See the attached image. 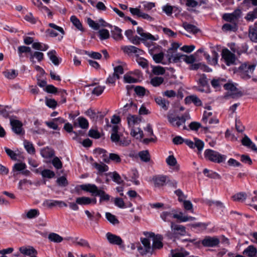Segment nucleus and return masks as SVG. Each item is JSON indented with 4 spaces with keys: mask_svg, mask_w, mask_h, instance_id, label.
Masks as SVG:
<instances>
[{
    "mask_svg": "<svg viewBox=\"0 0 257 257\" xmlns=\"http://www.w3.org/2000/svg\"><path fill=\"white\" fill-rule=\"evenodd\" d=\"M98 33L101 40L107 39L109 37V31L106 29L100 30Z\"/></svg>",
    "mask_w": 257,
    "mask_h": 257,
    "instance_id": "61",
    "label": "nucleus"
},
{
    "mask_svg": "<svg viewBox=\"0 0 257 257\" xmlns=\"http://www.w3.org/2000/svg\"><path fill=\"white\" fill-rule=\"evenodd\" d=\"M150 182L155 188H162L167 184V176L162 174L153 175L150 178Z\"/></svg>",
    "mask_w": 257,
    "mask_h": 257,
    "instance_id": "6",
    "label": "nucleus"
},
{
    "mask_svg": "<svg viewBox=\"0 0 257 257\" xmlns=\"http://www.w3.org/2000/svg\"><path fill=\"white\" fill-rule=\"evenodd\" d=\"M237 59L233 53L226 48V65L231 66L237 64Z\"/></svg>",
    "mask_w": 257,
    "mask_h": 257,
    "instance_id": "12",
    "label": "nucleus"
},
{
    "mask_svg": "<svg viewBox=\"0 0 257 257\" xmlns=\"http://www.w3.org/2000/svg\"><path fill=\"white\" fill-rule=\"evenodd\" d=\"M173 142L175 145H204V143L197 138H194V141L188 139H184L180 136H177L173 139Z\"/></svg>",
    "mask_w": 257,
    "mask_h": 257,
    "instance_id": "8",
    "label": "nucleus"
},
{
    "mask_svg": "<svg viewBox=\"0 0 257 257\" xmlns=\"http://www.w3.org/2000/svg\"><path fill=\"white\" fill-rule=\"evenodd\" d=\"M152 72L155 75H162L165 73V70L161 66H155L153 68Z\"/></svg>",
    "mask_w": 257,
    "mask_h": 257,
    "instance_id": "60",
    "label": "nucleus"
},
{
    "mask_svg": "<svg viewBox=\"0 0 257 257\" xmlns=\"http://www.w3.org/2000/svg\"><path fill=\"white\" fill-rule=\"evenodd\" d=\"M257 253V249L252 245H249L243 251V254L248 257H254Z\"/></svg>",
    "mask_w": 257,
    "mask_h": 257,
    "instance_id": "28",
    "label": "nucleus"
},
{
    "mask_svg": "<svg viewBox=\"0 0 257 257\" xmlns=\"http://www.w3.org/2000/svg\"><path fill=\"white\" fill-rule=\"evenodd\" d=\"M39 214L38 209H32L26 212V216L28 219H33L38 216Z\"/></svg>",
    "mask_w": 257,
    "mask_h": 257,
    "instance_id": "43",
    "label": "nucleus"
},
{
    "mask_svg": "<svg viewBox=\"0 0 257 257\" xmlns=\"http://www.w3.org/2000/svg\"><path fill=\"white\" fill-rule=\"evenodd\" d=\"M19 249L21 253L26 255L31 256L37 253V250L32 246H22Z\"/></svg>",
    "mask_w": 257,
    "mask_h": 257,
    "instance_id": "22",
    "label": "nucleus"
},
{
    "mask_svg": "<svg viewBox=\"0 0 257 257\" xmlns=\"http://www.w3.org/2000/svg\"><path fill=\"white\" fill-rule=\"evenodd\" d=\"M56 52L54 50H52L48 52L47 55L49 57L50 60L55 65H58L59 64V58L56 56Z\"/></svg>",
    "mask_w": 257,
    "mask_h": 257,
    "instance_id": "36",
    "label": "nucleus"
},
{
    "mask_svg": "<svg viewBox=\"0 0 257 257\" xmlns=\"http://www.w3.org/2000/svg\"><path fill=\"white\" fill-rule=\"evenodd\" d=\"M92 166L96 169L99 173H102L104 172H106L108 170V167L105 164L100 162V163H98L96 162L93 163L92 164Z\"/></svg>",
    "mask_w": 257,
    "mask_h": 257,
    "instance_id": "31",
    "label": "nucleus"
},
{
    "mask_svg": "<svg viewBox=\"0 0 257 257\" xmlns=\"http://www.w3.org/2000/svg\"><path fill=\"white\" fill-rule=\"evenodd\" d=\"M77 198V203L80 205H87L91 203L95 204L96 199L95 198L91 199L88 197H79Z\"/></svg>",
    "mask_w": 257,
    "mask_h": 257,
    "instance_id": "19",
    "label": "nucleus"
},
{
    "mask_svg": "<svg viewBox=\"0 0 257 257\" xmlns=\"http://www.w3.org/2000/svg\"><path fill=\"white\" fill-rule=\"evenodd\" d=\"M80 188L82 190L90 192L93 195L99 196L100 202L103 201H108L110 199V196L108 194L105 193V192L102 190L99 189L94 184H83L80 186Z\"/></svg>",
    "mask_w": 257,
    "mask_h": 257,
    "instance_id": "2",
    "label": "nucleus"
},
{
    "mask_svg": "<svg viewBox=\"0 0 257 257\" xmlns=\"http://www.w3.org/2000/svg\"><path fill=\"white\" fill-rule=\"evenodd\" d=\"M5 150L7 155L13 160H16L17 157L21 155V152L19 150H11L7 147L5 148Z\"/></svg>",
    "mask_w": 257,
    "mask_h": 257,
    "instance_id": "30",
    "label": "nucleus"
},
{
    "mask_svg": "<svg viewBox=\"0 0 257 257\" xmlns=\"http://www.w3.org/2000/svg\"><path fill=\"white\" fill-rule=\"evenodd\" d=\"M143 132L140 128H132L131 132V136L139 140L143 138Z\"/></svg>",
    "mask_w": 257,
    "mask_h": 257,
    "instance_id": "37",
    "label": "nucleus"
},
{
    "mask_svg": "<svg viewBox=\"0 0 257 257\" xmlns=\"http://www.w3.org/2000/svg\"><path fill=\"white\" fill-rule=\"evenodd\" d=\"M34 58H36L38 62L42 61L44 59V54L42 52L39 51H35L34 53H32L30 56V60L33 63H34Z\"/></svg>",
    "mask_w": 257,
    "mask_h": 257,
    "instance_id": "34",
    "label": "nucleus"
},
{
    "mask_svg": "<svg viewBox=\"0 0 257 257\" xmlns=\"http://www.w3.org/2000/svg\"><path fill=\"white\" fill-rule=\"evenodd\" d=\"M155 101L164 110L166 111L168 109L170 104L168 100L161 97H158L155 98Z\"/></svg>",
    "mask_w": 257,
    "mask_h": 257,
    "instance_id": "25",
    "label": "nucleus"
},
{
    "mask_svg": "<svg viewBox=\"0 0 257 257\" xmlns=\"http://www.w3.org/2000/svg\"><path fill=\"white\" fill-rule=\"evenodd\" d=\"M72 242L75 245H78L82 247L90 248V245L88 242L82 238H70Z\"/></svg>",
    "mask_w": 257,
    "mask_h": 257,
    "instance_id": "29",
    "label": "nucleus"
},
{
    "mask_svg": "<svg viewBox=\"0 0 257 257\" xmlns=\"http://www.w3.org/2000/svg\"><path fill=\"white\" fill-rule=\"evenodd\" d=\"M127 123L130 126L139 123L141 119L136 115H129L127 117Z\"/></svg>",
    "mask_w": 257,
    "mask_h": 257,
    "instance_id": "39",
    "label": "nucleus"
},
{
    "mask_svg": "<svg viewBox=\"0 0 257 257\" xmlns=\"http://www.w3.org/2000/svg\"><path fill=\"white\" fill-rule=\"evenodd\" d=\"M247 195L244 192H239L232 196V198L234 201L243 202L246 198Z\"/></svg>",
    "mask_w": 257,
    "mask_h": 257,
    "instance_id": "44",
    "label": "nucleus"
},
{
    "mask_svg": "<svg viewBox=\"0 0 257 257\" xmlns=\"http://www.w3.org/2000/svg\"><path fill=\"white\" fill-rule=\"evenodd\" d=\"M48 238L51 241L55 243L61 242L63 239L62 237L60 236L59 234L54 232L50 233L48 235Z\"/></svg>",
    "mask_w": 257,
    "mask_h": 257,
    "instance_id": "41",
    "label": "nucleus"
},
{
    "mask_svg": "<svg viewBox=\"0 0 257 257\" xmlns=\"http://www.w3.org/2000/svg\"><path fill=\"white\" fill-rule=\"evenodd\" d=\"M141 160L145 162H148L150 160V155L148 150L141 151L138 154Z\"/></svg>",
    "mask_w": 257,
    "mask_h": 257,
    "instance_id": "42",
    "label": "nucleus"
},
{
    "mask_svg": "<svg viewBox=\"0 0 257 257\" xmlns=\"http://www.w3.org/2000/svg\"><path fill=\"white\" fill-rule=\"evenodd\" d=\"M237 84L229 80L226 83V97L237 98L242 95V93L237 88Z\"/></svg>",
    "mask_w": 257,
    "mask_h": 257,
    "instance_id": "5",
    "label": "nucleus"
},
{
    "mask_svg": "<svg viewBox=\"0 0 257 257\" xmlns=\"http://www.w3.org/2000/svg\"><path fill=\"white\" fill-rule=\"evenodd\" d=\"M18 51L20 57H21L24 53H29L30 55L32 53L31 48L25 46H19L18 48Z\"/></svg>",
    "mask_w": 257,
    "mask_h": 257,
    "instance_id": "51",
    "label": "nucleus"
},
{
    "mask_svg": "<svg viewBox=\"0 0 257 257\" xmlns=\"http://www.w3.org/2000/svg\"><path fill=\"white\" fill-rule=\"evenodd\" d=\"M77 121L79 126L83 129H86L88 127L89 123L87 120L83 117H79Z\"/></svg>",
    "mask_w": 257,
    "mask_h": 257,
    "instance_id": "46",
    "label": "nucleus"
},
{
    "mask_svg": "<svg viewBox=\"0 0 257 257\" xmlns=\"http://www.w3.org/2000/svg\"><path fill=\"white\" fill-rule=\"evenodd\" d=\"M204 157L206 160L217 163L222 162L224 159L223 155H221L218 152L210 149L205 150Z\"/></svg>",
    "mask_w": 257,
    "mask_h": 257,
    "instance_id": "7",
    "label": "nucleus"
},
{
    "mask_svg": "<svg viewBox=\"0 0 257 257\" xmlns=\"http://www.w3.org/2000/svg\"><path fill=\"white\" fill-rule=\"evenodd\" d=\"M164 81V78L161 77H155L151 79V84L155 87L159 86Z\"/></svg>",
    "mask_w": 257,
    "mask_h": 257,
    "instance_id": "50",
    "label": "nucleus"
},
{
    "mask_svg": "<svg viewBox=\"0 0 257 257\" xmlns=\"http://www.w3.org/2000/svg\"><path fill=\"white\" fill-rule=\"evenodd\" d=\"M241 11L239 10H236L231 14H226V31L231 32L237 31V23Z\"/></svg>",
    "mask_w": 257,
    "mask_h": 257,
    "instance_id": "3",
    "label": "nucleus"
},
{
    "mask_svg": "<svg viewBox=\"0 0 257 257\" xmlns=\"http://www.w3.org/2000/svg\"><path fill=\"white\" fill-rule=\"evenodd\" d=\"M173 218L179 219L181 222H186L196 220V218L194 217L183 215V213L182 212H180L179 214L174 213Z\"/></svg>",
    "mask_w": 257,
    "mask_h": 257,
    "instance_id": "27",
    "label": "nucleus"
},
{
    "mask_svg": "<svg viewBox=\"0 0 257 257\" xmlns=\"http://www.w3.org/2000/svg\"><path fill=\"white\" fill-rule=\"evenodd\" d=\"M163 237L162 235L159 234H156V236L153 239V251L155 249H159L163 247Z\"/></svg>",
    "mask_w": 257,
    "mask_h": 257,
    "instance_id": "14",
    "label": "nucleus"
},
{
    "mask_svg": "<svg viewBox=\"0 0 257 257\" xmlns=\"http://www.w3.org/2000/svg\"><path fill=\"white\" fill-rule=\"evenodd\" d=\"M219 243V240L215 237H206L202 241V243L204 246L213 247Z\"/></svg>",
    "mask_w": 257,
    "mask_h": 257,
    "instance_id": "20",
    "label": "nucleus"
},
{
    "mask_svg": "<svg viewBox=\"0 0 257 257\" xmlns=\"http://www.w3.org/2000/svg\"><path fill=\"white\" fill-rule=\"evenodd\" d=\"M224 81L223 79H213L211 84L212 86L215 89H218L220 87L221 85H222V82Z\"/></svg>",
    "mask_w": 257,
    "mask_h": 257,
    "instance_id": "55",
    "label": "nucleus"
},
{
    "mask_svg": "<svg viewBox=\"0 0 257 257\" xmlns=\"http://www.w3.org/2000/svg\"><path fill=\"white\" fill-rule=\"evenodd\" d=\"M181 60H182L183 61L185 62L187 64H192L195 61L196 58L193 55L187 56L186 55L182 54Z\"/></svg>",
    "mask_w": 257,
    "mask_h": 257,
    "instance_id": "47",
    "label": "nucleus"
},
{
    "mask_svg": "<svg viewBox=\"0 0 257 257\" xmlns=\"http://www.w3.org/2000/svg\"><path fill=\"white\" fill-rule=\"evenodd\" d=\"M87 23L89 26L93 30H98L99 29V24L98 23H96L90 18L87 19Z\"/></svg>",
    "mask_w": 257,
    "mask_h": 257,
    "instance_id": "58",
    "label": "nucleus"
},
{
    "mask_svg": "<svg viewBox=\"0 0 257 257\" xmlns=\"http://www.w3.org/2000/svg\"><path fill=\"white\" fill-rule=\"evenodd\" d=\"M204 56L210 64L215 65L217 64L218 54L215 50H213L212 52V59L210 58L209 55L206 52L204 53Z\"/></svg>",
    "mask_w": 257,
    "mask_h": 257,
    "instance_id": "23",
    "label": "nucleus"
},
{
    "mask_svg": "<svg viewBox=\"0 0 257 257\" xmlns=\"http://www.w3.org/2000/svg\"><path fill=\"white\" fill-rule=\"evenodd\" d=\"M185 100L186 103L193 102L196 106L202 105L201 100L196 95H192L187 96L185 98Z\"/></svg>",
    "mask_w": 257,
    "mask_h": 257,
    "instance_id": "32",
    "label": "nucleus"
},
{
    "mask_svg": "<svg viewBox=\"0 0 257 257\" xmlns=\"http://www.w3.org/2000/svg\"><path fill=\"white\" fill-rule=\"evenodd\" d=\"M85 114L92 120L96 119L98 117L96 113L91 108H89L87 111H86Z\"/></svg>",
    "mask_w": 257,
    "mask_h": 257,
    "instance_id": "64",
    "label": "nucleus"
},
{
    "mask_svg": "<svg viewBox=\"0 0 257 257\" xmlns=\"http://www.w3.org/2000/svg\"><path fill=\"white\" fill-rule=\"evenodd\" d=\"M105 216L107 219L112 224H118L119 221L116 218V217L113 214L109 212H106L105 213Z\"/></svg>",
    "mask_w": 257,
    "mask_h": 257,
    "instance_id": "52",
    "label": "nucleus"
},
{
    "mask_svg": "<svg viewBox=\"0 0 257 257\" xmlns=\"http://www.w3.org/2000/svg\"><path fill=\"white\" fill-rule=\"evenodd\" d=\"M32 48L37 50L45 51L48 49L49 46L47 45L42 43L34 42L33 43Z\"/></svg>",
    "mask_w": 257,
    "mask_h": 257,
    "instance_id": "40",
    "label": "nucleus"
},
{
    "mask_svg": "<svg viewBox=\"0 0 257 257\" xmlns=\"http://www.w3.org/2000/svg\"><path fill=\"white\" fill-rule=\"evenodd\" d=\"M110 139L112 143L124 144L123 142L122 136H120L118 134V126L117 125L113 126L112 128V133L110 136Z\"/></svg>",
    "mask_w": 257,
    "mask_h": 257,
    "instance_id": "11",
    "label": "nucleus"
},
{
    "mask_svg": "<svg viewBox=\"0 0 257 257\" xmlns=\"http://www.w3.org/2000/svg\"><path fill=\"white\" fill-rule=\"evenodd\" d=\"M137 33L142 37L141 41H146L147 40H150L151 41H156L158 40L157 38H156L154 36L152 35L149 33H145L144 30L141 27H138Z\"/></svg>",
    "mask_w": 257,
    "mask_h": 257,
    "instance_id": "15",
    "label": "nucleus"
},
{
    "mask_svg": "<svg viewBox=\"0 0 257 257\" xmlns=\"http://www.w3.org/2000/svg\"><path fill=\"white\" fill-rule=\"evenodd\" d=\"M182 55L180 53H177V51L168 50L167 53L165 54V57L168 59V63H177L181 60Z\"/></svg>",
    "mask_w": 257,
    "mask_h": 257,
    "instance_id": "9",
    "label": "nucleus"
},
{
    "mask_svg": "<svg viewBox=\"0 0 257 257\" xmlns=\"http://www.w3.org/2000/svg\"><path fill=\"white\" fill-rule=\"evenodd\" d=\"M88 136L93 139H98L101 137V134L95 129H90L88 132Z\"/></svg>",
    "mask_w": 257,
    "mask_h": 257,
    "instance_id": "53",
    "label": "nucleus"
},
{
    "mask_svg": "<svg viewBox=\"0 0 257 257\" xmlns=\"http://www.w3.org/2000/svg\"><path fill=\"white\" fill-rule=\"evenodd\" d=\"M41 174L43 177L52 178L55 176V173L49 169H45L42 171Z\"/></svg>",
    "mask_w": 257,
    "mask_h": 257,
    "instance_id": "59",
    "label": "nucleus"
},
{
    "mask_svg": "<svg viewBox=\"0 0 257 257\" xmlns=\"http://www.w3.org/2000/svg\"><path fill=\"white\" fill-rule=\"evenodd\" d=\"M167 165L171 168L173 167L174 169L178 171L179 169V166L177 164V161L173 155H170L166 160Z\"/></svg>",
    "mask_w": 257,
    "mask_h": 257,
    "instance_id": "24",
    "label": "nucleus"
},
{
    "mask_svg": "<svg viewBox=\"0 0 257 257\" xmlns=\"http://www.w3.org/2000/svg\"><path fill=\"white\" fill-rule=\"evenodd\" d=\"M150 53L152 55L153 59L156 63H162L164 65L167 64L168 63L167 62L163 61L164 57V54L163 52L155 54H153L152 52H150Z\"/></svg>",
    "mask_w": 257,
    "mask_h": 257,
    "instance_id": "35",
    "label": "nucleus"
},
{
    "mask_svg": "<svg viewBox=\"0 0 257 257\" xmlns=\"http://www.w3.org/2000/svg\"><path fill=\"white\" fill-rule=\"evenodd\" d=\"M41 154L44 158H50L54 156V151L49 147H46L41 150Z\"/></svg>",
    "mask_w": 257,
    "mask_h": 257,
    "instance_id": "33",
    "label": "nucleus"
},
{
    "mask_svg": "<svg viewBox=\"0 0 257 257\" xmlns=\"http://www.w3.org/2000/svg\"><path fill=\"white\" fill-rule=\"evenodd\" d=\"M4 74L6 77L10 79H13L15 78L18 73L15 70H11L10 71H7L4 72Z\"/></svg>",
    "mask_w": 257,
    "mask_h": 257,
    "instance_id": "49",
    "label": "nucleus"
},
{
    "mask_svg": "<svg viewBox=\"0 0 257 257\" xmlns=\"http://www.w3.org/2000/svg\"><path fill=\"white\" fill-rule=\"evenodd\" d=\"M142 244H143L145 249L143 251L141 252L142 254H146L147 253H152L153 249L152 246H151L150 241L147 238H143L141 239Z\"/></svg>",
    "mask_w": 257,
    "mask_h": 257,
    "instance_id": "21",
    "label": "nucleus"
},
{
    "mask_svg": "<svg viewBox=\"0 0 257 257\" xmlns=\"http://www.w3.org/2000/svg\"><path fill=\"white\" fill-rule=\"evenodd\" d=\"M123 80L125 83H135L138 82L137 78H134L128 74H125L123 76Z\"/></svg>",
    "mask_w": 257,
    "mask_h": 257,
    "instance_id": "63",
    "label": "nucleus"
},
{
    "mask_svg": "<svg viewBox=\"0 0 257 257\" xmlns=\"http://www.w3.org/2000/svg\"><path fill=\"white\" fill-rule=\"evenodd\" d=\"M183 27L188 32H192L194 34L197 33L198 31V29L196 26L189 24L186 22L183 24Z\"/></svg>",
    "mask_w": 257,
    "mask_h": 257,
    "instance_id": "45",
    "label": "nucleus"
},
{
    "mask_svg": "<svg viewBox=\"0 0 257 257\" xmlns=\"http://www.w3.org/2000/svg\"><path fill=\"white\" fill-rule=\"evenodd\" d=\"M45 103L47 106L53 109L55 108L57 105V102L55 99L47 97L45 98Z\"/></svg>",
    "mask_w": 257,
    "mask_h": 257,
    "instance_id": "57",
    "label": "nucleus"
},
{
    "mask_svg": "<svg viewBox=\"0 0 257 257\" xmlns=\"http://www.w3.org/2000/svg\"><path fill=\"white\" fill-rule=\"evenodd\" d=\"M203 172L206 176L210 178L215 179L218 178V175L216 173L207 169H204Z\"/></svg>",
    "mask_w": 257,
    "mask_h": 257,
    "instance_id": "56",
    "label": "nucleus"
},
{
    "mask_svg": "<svg viewBox=\"0 0 257 257\" xmlns=\"http://www.w3.org/2000/svg\"><path fill=\"white\" fill-rule=\"evenodd\" d=\"M70 21L78 30L83 31L82 24L76 16H71L70 18Z\"/></svg>",
    "mask_w": 257,
    "mask_h": 257,
    "instance_id": "48",
    "label": "nucleus"
},
{
    "mask_svg": "<svg viewBox=\"0 0 257 257\" xmlns=\"http://www.w3.org/2000/svg\"><path fill=\"white\" fill-rule=\"evenodd\" d=\"M44 204L48 207L59 206V207H67V204L63 201L46 200L44 201Z\"/></svg>",
    "mask_w": 257,
    "mask_h": 257,
    "instance_id": "18",
    "label": "nucleus"
},
{
    "mask_svg": "<svg viewBox=\"0 0 257 257\" xmlns=\"http://www.w3.org/2000/svg\"><path fill=\"white\" fill-rule=\"evenodd\" d=\"M123 51L127 54L134 53L136 54L137 56L142 55L144 53V52L137 47L134 46H125L121 47Z\"/></svg>",
    "mask_w": 257,
    "mask_h": 257,
    "instance_id": "13",
    "label": "nucleus"
},
{
    "mask_svg": "<svg viewBox=\"0 0 257 257\" xmlns=\"http://www.w3.org/2000/svg\"><path fill=\"white\" fill-rule=\"evenodd\" d=\"M167 118L168 121L172 126L179 127L184 124L186 120L190 119V116L187 113L179 116L175 112H169L167 115Z\"/></svg>",
    "mask_w": 257,
    "mask_h": 257,
    "instance_id": "4",
    "label": "nucleus"
},
{
    "mask_svg": "<svg viewBox=\"0 0 257 257\" xmlns=\"http://www.w3.org/2000/svg\"><path fill=\"white\" fill-rule=\"evenodd\" d=\"M171 228L175 233L178 234L180 235H184L186 234V228L183 225L176 224L174 222H171Z\"/></svg>",
    "mask_w": 257,
    "mask_h": 257,
    "instance_id": "17",
    "label": "nucleus"
},
{
    "mask_svg": "<svg viewBox=\"0 0 257 257\" xmlns=\"http://www.w3.org/2000/svg\"><path fill=\"white\" fill-rule=\"evenodd\" d=\"M11 125L14 132L18 135H21L23 132L22 123L18 120H11Z\"/></svg>",
    "mask_w": 257,
    "mask_h": 257,
    "instance_id": "16",
    "label": "nucleus"
},
{
    "mask_svg": "<svg viewBox=\"0 0 257 257\" xmlns=\"http://www.w3.org/2000/svg\"><path fill=\"white\" fill-rule=\"evenodd\" d=\"M255 67V64H249L247 62H245L239 67L238 70L236 67H233L232 70L233 73L237 71L240 77L244 80H247L250 78L252 80V77H254L253 74Z\"/></svg>",
    "mask_w": 257,
    "mask_h": 257,
    "instance_id": "1",
    "label": "nucleus"
},
{
    "mask_svg": "<svg viewBox=\"0 0 257 257\" xmlns=\"http://www.w3.org/2000/svg\"><path fill=\"white\" fill-rule=\"evenodd\" d=\"M173 211H164L160 214V217L163 221L165 222H170L171 219L173 218Z\"/></svg>",
    "mask_w": 257,
    "mask_h": 257,
    "instance_id": "38",
    "label": "nucleus"
},
{
    "mask_svg": "<svg viewBox=\"0 0 257 257\" xmlns=\"http://www.w3.org/2000/svg\"><path fill=\"white\" fill-rule=\"evenodd\" d=\"M121 32V30L116 26L112 27L111 33L112 38L115 40H121L123 38Z\"/></svg>",
    "mask_w": 257,
    "mask_h": 257,
    "instance_id": "26",
    "label": "nucleus"
},
{
    "mask_svg": "<svg viewBox=\"0 0 257 257\" xmlns=\"http://www.w3.org/2000/svg\"><path fill=\"white\" fill-rule=\"evenodd\" d=\"M183 207L187 211H190L191 212L193 213V204L191 201L189 200L183 201Z\"/></svg>",
    "mask_w": 257,
    "mask_h": 257,
    "instance_id": "62",
    "label": "nucleus"
},
{
    "mask_svg": "<svg viewBox=\"0 0 257 257\" xmlns=\"http://www.w3.org/2000/svg\"><path fill=\"white\" fill-rule=\"evenodd\" d=\"M172 257H188L189 252L187 251L182 250L181 251H172Z\"/></svg>",
    "mask_w": 257,
    "mask_h": 257,
    "instance_id": "54",
    "label": "nucleus"
},
{
    "mask_svg": "<svg viewBox=\"0 0 257 257\" xmlns=\"http://www.w3.org/2000/svg\"><path fill=\"white\" fill-rule=\"evenodd\" d=\"M106 237L108 242L111 244L121 245L123 242L122 239L119 236L110 232H107L106 234Z\"/></svg>",
    "mask_w": 257,
    "mask_h": 257,
    "instance_id": "10",
    "label": "nucleus"
}]
</instances>
